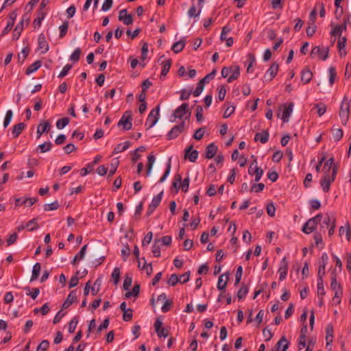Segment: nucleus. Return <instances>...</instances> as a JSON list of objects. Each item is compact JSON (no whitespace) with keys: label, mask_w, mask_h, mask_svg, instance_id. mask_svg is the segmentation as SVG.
<instances>
[{"label":"nucleus","mask_w":351,"mask_h":351,"mask_svg":"<svg viewBox=\"0 0 351 351\" xmlns=\"http://www.w3.org/2000/svg\"><path fill=\"white\" fill-rule=\"evenodd\" d=\"M228 279L229 275L228 273L221 275L218 279L217 289L221 291L225 290Z\"/></svg>","instance_id":"f3484780"},{"label":"nucleus","mask_w":351,"mask_h":351,"mask_svg":"<svg viewBox=\"0 0 351 351\" xmlns=\"http://www.w3.org/2000/svg\"><path fill=\"white\" fill-rule=\"evenodd\" d=\"M248 292V288L245 285H242L237 292V297L239 300L245 297Z\"/></svg>","instance_id":"de8ad7c7"},{"label":"nucleus","mask_w":351,"mask_h":351,"mask_svg":"<svg viewBox=\"0 0 351 351\" xmlns=\"http://www.w3.org/2000/svg\"><path fill=\"white\" fill-rule=\"evenodd\" d=\"M41 266L39 263H36L32 269V275L30 279V281H34L36 279L38 278L40 272Z\"/></svg>","instance_id":"7c9ffc66"},{"label":"nucleus","mask_w":351,"mask_h":351,"mask_svg":"<svg viewBox=\"0 0 351 351\" xmlns=\"http://www.w3.org/2000/svg\"><path fill=\"white\" fill-rule=\"evenodd\" d=\"M330 287L333 291H337L342 289L341 285L337 281V276L334 272L332 273V275Z\"/></svg>","instance_id":"2f4dec72"},{"label":"nucleus","mask_w":351,"mask_h":351,"mask_svg":"<svg viewBox=\"0 0 351 351\" xmlns=\"http://www.w3.org/2000/svg\"><path fill=\"white\" fill-rule=\"evenodd\" d=\"M118 126H123L124 130H129L132 128V112L128 110L123 113L121 119L118 122Z\"/></svg>","instance_id":"0eeeda50"},{"label":"nucleus","mask_w":351,"mask_h":351,"mask_svg":"<svg viewBox=\"0 0 351 351\" xmlns=\"http://www.w3.org/2000/svg\"><path fill=\"white\" fill-rule=\"evenodd\" d=\"M193 145H191L185 149V158H188L191 162H194L196 161L198 157V152L195 149L192 150Z\"/></svg>","instance_id":"4468645a"},{"label":"nucleus","mask_w":351,"mask_h":351,"mask_svg":"<svg viewBox=\"0 0 351 351\" xmlns=\"http://www.w3.org/2000/svg\"><path fill=\"white\" fill-rule=\"evenodd\" d=\"M329 49L328 47L320 48L319 46H316L313 48L311 56L318 55L319 58L322 60H325L328 57Z\"/></svg>","instance_id":"f8f14e48"},{"label":"nucleus","mask_w":351,"mask_h":351,"mask_svg":"<svg viewBox=\"0 0 351 351\" xmlns=\"http://www.w3.org/2000/svg\"><path fill=\"white\" fill-rule=\"evenodd\" d=\"M185 46V42L184 40H180L173 44L171 47L172 51L174 53H178L182 51Z\"/></svg>","instance_id":"c85d7f7f"},{"label":"nucleus","mask_w":351,"mask_h":351,"mask_svg":"<svg viewBox=\"0 0 351 351\" xmlns=\"http://www.w3.org/2000/svg\"><path fill=\"white\" fill-rule=\"evenodd\" d=\"M322 214L319 213L315 217L308 219L302 227V232L305 234H310L314 232L317 226V224L321 221Z\"/></svg>","instance_id":"f03ea898"},{"label":"nucleus","mask_w":351,"mask_h":351,"mask_svg":"<svg viewBox=\"0 0 351 351\" xmlns=\"http://www.w3.org/2000/svg\"><path fill=\"white\" fill-rule=\"evenodd\" d=\"M185 115H186L185 119H189L191 115V111L189 109V104L186 103H183L182 105H180L178 108L175 110L173 116L175 120L176 119H181ZM174 120H171V121H173Z\"/></svg>","instance_id":"39448f33"},{"label":"nucleus","mask_w":351,"mask_h":351,"mask_svg":"<svg viewBox=\"0 0 351 351\" xmlns=\"http://www.w3.org/2000/svg\"><path fill=\"white\" fill-rule=\"evenodd\" d=\"M21 33H22V20H21L18 23L17 25L16 26L15 29H14L12 39L14 40H19L21 35Z\"/></svg>","instance_id":"cd10ccee"},{"label":"nucleus","mask_w":351,"mask_h":351,"mask_svg":"<svg viewBox=\"0 0 351 351\" xmlns=\"http://www.w3.org/2000/svg\"><path fill=\"white\" fill-rule=\"evenodd\" d=\"M216 73V69H213L211 73H208L204 78L199 81V82L197 84L196 88L193 92V95L194 97H197L201 94V93L204 90L205 84L208 83L211 80L214 79Z\"/></svg>","instance_id":"7ed1b4c3"},{"label":"nucleus","mask_w":351,"mask_h":351,"mask_svg":"<svg viewBox=\"0 0 351 351\" xmlns=\"http://www.w3.org/2000/svg\"><path fill=\"white\" fill-rule=\"evenodd\" d=\"M326 346L330 345L332 341H333V326L332 324H328L326 328Z\"/></svg>","instance_id":"412c9836"},{"label":"nucleus","mask_w":351,"mask_h":351,"mask_svg":"<svg viewBox=\"0 0 351 351\" xmlns=\"http://www.w3.org/2000/svg\"><path fill=\"white\" fill-rule=\"evenodd\" d=\"M41 65H42L41 60H36L35 62H34L33 64L29 65L26 69L25 74L26 75H29V74L35 72L36 71H37L41 66Z\"/></svg>","instance_id":"5701e85b"},{"label":"nucleus","mask_w":351,"mask_h":351,"mask_svg":"<svg viewBox=\"0 0 351 351\" xmlns=\"http://www.w3.org/2000/svg\"><path fill=\"white\" fill-rule=\"evenodd\" d=\"M332 130L333 138H334L335 141H340L342 138L343 135V130L340 128H337V129L332 128Z\"/></svg>","instance_id":"58836bf2"},{"label":"nucleus","mask_w":351,"mask_h":351,"mask_svg":"<svg viewBox=\"0 0 351 351\" xmlns=\"http://www.w3.org/2000/svg\"><path fill=\"white\" fill-rule=\"evenodd\" d=\"M350 104L348 99L345 97L341 102L340 110H339V117L341 120V123L343 125H346L350 116Z\"/></svg>","instance_id":"20e7f679"},{"label":"nucleus","mask_w":351,"mask_h":351,"mask_svg":"<svg viewBox=\"0 0 351 351\" xmlns=\"http://www.w3.org/2000/svg\"><path fill=\"white\" fill-rule=\"evenodd\" d=\"M240 75V68L236 65L234 66H225L222 68L221 76L224 78L228 77V82H232Z\"/></svg>","instance_id":"f257e3e1"},{"label":"nucleus","mask_w":351,"mask_h":351,"mask_svg":"<svg viewBox=\"0 0 351 351\" xmlns=\"http://www.w3.org/2000/svg\"><path fill=\"white\" fill-rule=\"evenodd\" d=\"M49 347V342L47 340H43L38 346L36 351H46Z\"/></svg>","instance_id":"4d7b16f0"},{"label":"nucleus","mask_w":351,"mask_h":351,"mask_svg":"<svg viewBox=\"0 0 351 351\" xmlns=\"http://www.w3.org/2000/svg\"><path fill=\"white\" fill-rule=\"evenodd\" d=\"M179 281V277L176 274H173L167 281V283L170 286H175Z\"/></svg>","instance_id":"052dcab7"},{"label":"nucleus","mask_w":351,"mask_h":351,"mask_svg":"<svg viewBox=\"0 0 351 351\" xmlns=\"http://www.w3.org/2000/svg\"><path fill=\"white\" fill-rule=\"evenodd\" d=\"M265 189V184L263 183L254 184L251 189L250 192L260 193Z\"/></svg>","instance_id":"37998d69"},{"label":"nucleus","mask_w":351,"mask_h":351,"mask_svg":"<svg viewBox=\"0 0 351 351\" xmlns=\"http://www.w3.org/2000/svg\"><path fill=\"white\" fill-rule=\"evenodd\" d=\"M52 144L51 142H45L43 144L39 145V148L40 149V152L45 153L51 149Z\"/></svg>","instance_id":"0e129e2a"},{"label":"nucleus","mask_w":351,"mask_h":351,"mask_svg":"<svg viewBox=\"0 0 351 351\" xmlns=\"http://www.w3.org/2000/svg\"><path fill=\"white\" fill-rule=\"evenodd\" d=\"M260 167L257 165L256 160L253 161L248 168V173L250 175H254L256 173V170H258Z\"/></svg>","instance_id":"864d4df0"},{"label":"nucleus","mask_w":351,"mask_h":351,"mask_svg":"<svg viewBox=\"0 0 351 351\" xmlns=\"http://www.w3.org/2000/svg\"><path fill=\"white\" fill-rule=\"evenodd\" d=\"M26 228L28 231H34L38 228L36 219L29 221L26 224Z\"/></svg>","instance_id":"a19ab883"},{"label":"nucleus","mask_w":351,"mask_h":351,"mask_svg":"<svg viewBox=\"0 0 351 351\" xmlns=\"http://www.w3.org/2000/svg\"><path fill=\"white\" fill-rule=\"evenodd\" d=\"M317 294L320 295H325L324 280L322 279H317Z\"/></svg>","instance_id":"bf43d9fd"},{"label":"nucleus","mask_w":351,"mask_h":351,"mask_svg":"<svg viewBox=\"0 0 351 351\" xmlns=\"http://www.w3.org/2000/svg\"><path fill=\"white\" fill-rule=\"evenodd\" d=\"M130 141H126V142H125L123 143H119L114 147L112 153L114 154H117L121 153V152L128 149L130 147Z\"/></svg>","instance_id":"b1692460"},{"label":"nucleus","mask_w":351,"mask_h":351,"mask_svg":"<svg viewBox=\"0 0 351 351\" xmlns=\"http://www.w3.org/2000/svg\"><path fill=\"white\" fill-rule=\"evenodd\" d=\"M171 59H167V60H165V61H163L162 62V71H161V76H166L168 73V72L169 71V69L171 68Z\"/></svg>","instance_id":"a878e982"},{"label":"nucleus","mask_w":351,"mask_h":351,"mask_svg":"<svg viewBox=\"0 0 351 351\" xmlns=\"http://www.w3.org/2000/svg\"><path fill=\"white\" fill-rule=\"evenodd\" d=\"M276 207L274 203L271 202L267 205V213L269 217L275 215Z\"/></svg>","instance_id":"338daca9"},{"label":"nucleus","mask_w":351,"mask_h":351,"mask_svg":"<svg viewBox=\"0 0 351 351\" xmlns=\"http://www.w3.org/2000/svg\"><path fill=\"white\" fill-rule=\"evenodd\" d=\"M22 132V123H19L18 124L14 126L12 130V135L14 137H17Z\"/></svg>","instance_id":"603ef678"},{"label":"nucleus","mask_w":351,"mask_h":351,"mask_svg":"<svg viewBox=\"0 0 351 351\" xmlns=\"http://www.w3.org/2000/svg\"><path fill=\"white\" fill-rule=\"evenodd\" d=\"M60 206L58 201H55L51 204H46L44 205V210L45 211L55 210H57Z\"/></svg>","instance_id":"e433bc0d"},{"label":"nucleus","mask_w":351,"mask_h":351,"mask_svg":"<svg viewBox=\"0 0 351 351\" xmlns=\"http://www.w3.org/2000/svg\"><path fill=\"white\" fill-rule=\"evenodd\" d=\"M51 130L49 121H41L37 127V138H39L45 132H49Z\"/></svg>","instance_id":"ddd939ff"},{"label":"nucleus","mask_w":351,"mask_h":351,"mask_svg":"<svg viewBox=\"0 0 351 351\" xmlns=\"http://www.w3.org/2000/svg\"><path fill=\"white\" fill-rule=\"evenodd\" d=\"M171 158H169V160L167 162V167H166L165 171L164 174L162 175V176L159 180L160 183L163 182L165 180V179L167 178V176L169 175L170 171H171Z\"/></svg>","instance_id":"f704fd0d"},{"label":"nucleus","mask_w":351,"mask_h":351,"mask_svg":"<svg viewBox=\"0 0 351 351\" xmlns=\"http://www.w3.org/2000/svg\"><path fill=\"white\" fill-rule=\"evenodd\" d=\"M69 123V119L68 117H64L60 119L56 122V127L58 129L64 128Z\"/></svg>","instance_id":"ea45409f"},{"label":"nucleus","mask_w":351,"mask_h":351,"mask_svg":"<svg viewBox=\"0 0 351 351\" xmlns=\"http://www.w3.org/2000/svg\"><path fill=\"white\" fill-rule=\"evenodd\" d=\"M159 112H160V106H157L156 108L152 109L149 112L148 117L147 119L145 125H148L147 129H150L154 125L156 124L159 119Z\"/></svg>","instance_id":"6e6552de"},{"label":"nucleus","mask_w":351,"mask_h":351,"mask_svg":"<svg viewBox=\"0 0 351 351\" xmlns=\"http://www.w3.org/2000/svg\"><path fill=\"white\" fill-rule=\"evenodd\" d=\"M162 195H163V191H161L159 194H158L157 195H155L153 197L149 206L156 209L159 206V204L162 200Z\"/></svg>","instance_id":"c756f323"},{"label":"nucleus","mask_w":351,"mask_h":351,"mask_svg":"<svg viewBox=\"0 0 351 351\" xmlns=\"http://www.w3.org/2000/svg\"><path fill=\"white\" fill-rule=\"evenodd\" d=\"M328 72H329V82H330V85H332L335 82V79L337 76L335 68L333 66H330L329 68Z\"/></svg>","instance_id":"3c124183"},{"label":"nucleus","mask_w":351,"mask_h":351,"mask_svg":"<svg viewBox=\"0 0 351 351\" xmlns=\"http://www.w3.org/2000/svg\"><path fill=\"white\" fill-rule=\"evenodd\" d=\"M279 65L276 62L273 63L269 69L267 71L266 75L265 77L267 76V75H269V80L271 81L273 78L275 77V76L277 75V73L278 71Z\"/></svg>","instance_id":"6ab92c4d"},{"label":"nucleus","mask_w":351,"mask_h":351,"mask_svg":"<svg viewBox=\"0 0 351 351\" xmlns=\"http://www.w3.org/2000/svg\"><path fill=\"white\" fill-rule=\"evenodd\" d=\"M316 25L315 24L312 25L311 23H308V26L307 27L306 32L308 36L311 37L315 33L316 31Z\"/></svg>","instance_id":"e2e57ef3"},{"label":"nucleus","mask_w":351,"mask_h":351,"mask_svg":"<svg viewBox=\"0 0 351 351\" xmlns=\"http://www.w3.org/2000/svg\"><path fill=\"white\" fill-rule=\"evenodd\" d=\"M205 133V129L204 128H200L198 130H197L193 135V138L196 140H201Z\"/></svg>","instance_id":"13d9d810"},{"label":"nucleus","mask_w":351,"mask_h":351,"mask_svg":"<svg viewBox=\"0 0 351 351\" xmlns=\"http://www.w3.org/2000/svg\"><path fill=\"white\" fill-rule=\"evenodd\" d=\"M217 146L214 143L209 144L206 148L205 157L208 159L213 158L217 152Z\"/></svg>","instance_id":"dca6fc26"},{"label":"nucleus","mask_w":351,"mask_h":351,"mask_svg":"<svg viewBox=\"0 0 351 351\" xmlns=\"http://www.w3.org/2000/svg\"><path fill=\"white\" fill-rule=\"evenodd\" d=\"M25 289L27 291L26 294L29 295L33 300H35L40 293L38 288H34L32 291H31L30 287H27Z\"/></svg>","instance_id":"72a5a7b5"},{"label":"nucleus","mask_w":351,"mask_h":351,"mask_svg":"<svg viewBox=\"0 0 351 351\" xmlns=\"http://www.w3.org/2000/svg\"><path fill=\"white\" fill-rule=\"evenodd\" d=\"M77 300V293L76 290H73L68 295L66 300L62 304L63 308H69L74 302Z\"/></svg>","instance_id":"2eb2a0df"},{"label":"nucleus","mask_w":351,"mask_h":351,"mask_svg":"<svg viewBox=\"0 0 351 351\" xmlns=\"http://www.w3.org/2000/svg\"><path fill=\"white\" fill-rule=\"evenodd\" d=\"M289 269V262L287 257H283L280 263V266L278 269V273L279 274V280L282 281L284 280L287 275V271Z\"/></svg>","instance_id":"9b49d317"},{"label":"nucleus","mask_w":351,"mask_h":351,"mask_svg":"<svg viewBox=\"0 0 351 351\" xmlns=\"http://www.w3.org/2000/svg\"><path fill=\"white\" fill-rule=\"evenodd\" d=\"M12 118V111L11 110H8L6 112L4 121H3V126L6 128L10 123Z\"/></svg>","instance_id":"5fc2aeb1"},{"label":"nucleus","mask_w":351,"mask_h":351,"mask_svg":"<svg viewBox=\"0 0 351 351\" xmlns=\"http://www.w3.org/2000/svg\"><path fill=\"white\" fill-rule=\"evenodd\" d=\"M313 77V73L308 68H305L301 73V80L304 84H308Z\"/></svg>","instance_id":"a211bd4d"},{"label":"nucleus","mask_w":351,"mask_h":351,"mask_svg":"<svg viewBox=\"0 0 351 351\" xmlns=\"http://www.w3.org/2000/svg\"><path fill=\"white\" fill-rule=\"evenodd\" d=\"M344 233H346V239L349 241L351 239V230H350V225L348 222H347L345 226H341L339 230V236H342Z\"/></svg>","instance_id":"aec40b11"},{"label":"nucleus","mask_w":351,"mask_h":351,"mask_svg":"<svg viewBox=\"0 0 351 351\" xmlns=\"http://www.w3.org/2000/svg\"><path fill=\"white\" fill-rule=\"evenodd\" d=\"M68 28H69V22L68 21H65L62 23V25H60L59 27V29H60V38H64L66 33H67V31H68Z\"/></svg>","instance_id":"4c0bfd02"},{"label":"nucleus","mask_w":351,"mask_h":351,"mask_svg":"<svg viewBox=\"0 0 351 351\" xmlns=\"http://www.w3.org/2000/svg\"><path fill=\"white\" fill-rule=\"evenodd\" d=\"M145 151H146V147L145 146H140L138 148H136L132 153V162H136L141 157V154L138 153L139 152H145Z\"/></svg>","instance_id":"bb28decb"},{"label":"nucleus","mask_w":351,"mask_h":351,"mask_svg":"<svg viewBox=\"0 0 351 351\" xmlns=\"http://www.w3.org/2000/svg\"><path fill=\"white\" fill-rule=\"evenodd\" d=\"M172 301L167 300L165 301L163 305L162 306L161 311L162 313L168 312L172 306Z\"/></svg>","instance_id":"774afa93"},{"label":"nucleus","mask_w":351,"mask_h":351,"mask_svg":"<svg viewBox=\"0 0 351 351\" xmlns=\"http://www.w3.org/2000/svg\"><path fill=\"white\" fill-rule=\"evenodd\" d=\"M190 183V178L189 176L184 178L183 181L181 182L180 186L181 189L184 193H186L189 190Z\"/></svg>","instance_id":"79ce46f5"},{"label":"nucleus","mask_w":351,"mask_h":351,"mask_svg":"<svg viewBox=\"0 0 351 351\" xmlns=\"http://www.w3.org/2000/svg\"><path fill=\"white\" fill-rule=\"evenodd\" d=\"M315 108L317 109V114L319 117H322L326 112V106L323 103L315 104Z\"/></svg>","instance_id":"c03bdc74"},{"label":"nucleus","mask_w":351,"mask_h":351,"mask_svg":"<svg viewBox=\"0 0 351 351\" xmlns=\"http://www.w3.org/2000/svg\"><path fill=\"white\" fill-rule=\"evenodd\" d=\"M77 322H78V320H77V317H74L70 321V322L69 324V332H70V333H73L74 332V331H75V330L76 328Z\"/></svg>","instance_id":"a18cd8bd"},{"label":"nucleus","mask_w":351,"mask_h":351,"mask_svg":"<svg viewBox=\"0 0 351 351\" xmlns=\"http://www.w3.org/2000/svg\"><path fill=\"white\" fill-rule=\"evenodd\" d=\"M79 273H80V271H77L75 273V275L72 276L71 278L70 279L69 284V289L75 287V286L77 285L78 282H79V278L77 277V275L79 274Z\"/></svg>","instance_id":"49530a36"},{"label":"nucleus","mask_w":351,"mask_h":351,"mask_svg":"<svg viewBox=\"0 0 351 351\" xmlns=\"http://www.w3.org/2000/svg\"><path fill=\"white\" fill-rule=\"evenodd\" d=\"M185 121H182L179 125H175L168 132L167 138L168 140H172L177 138L184 130Z\"/></svg>","instance_id":"9d476101"},{"label":"nucleus","mask_w":351,"mask_h":351,"mask_svg":"<svg viewBox=\"0 0 351 351\" xmlns=\"http://www.w3.org/2000/svg\"><path fill=\"white\" fill-rule=\"evenodd\" d=\"M123 319L125 322H129L132 319L133 311L132 308H128V310L123 311Z\"/></svg>","instance_id":"6e6d98bb"},{"label":"nucleus","mask_w":351,"mask_h":351,"mask_svg":"<svg viewBox=\"0 0 351 351\" xmlns=\"http://www.w3.org/2000/svg\"><path fill=\"white\" fill-rule=\"evenodd\" d=\"M132 278L129 275H126L123 281V288L124 290H128L129 288L132 286Z\"/></svg>","instance_id":"09e8293b"},{"label":"nucleus","mask_w":351,"mask_h":351,"mask_svg":"<svg viewBox=\"0 0 351 351\" xmlns=\"http://www.w3.org/2000/svg\"><path fill=\"white\" fill-rule=\"evenodd\" d=\"M153 233L152 232H149L144 237L142 241V245L146 246L149 245L152 240Z\"/></svg>","instance_id":"69168bd1"},{"label":"nucleus","mask_w":351,"mask_h":351,"mask_svg":"<svg viewBox=\"0 0 351 351\" xmlns=\"http://www.w3.org/2000/svg\"><path fill=\"white\" fill-rule=\"evenodd\" d=\"M201 10L197 12V9L194 5H193L188 11V15L189 17H196L200 14Z\"/></svg>","instance_id":"680f3d73"},{"label":"nucleus","mask_w":351,"mask_h":351,"mask_svg":"<svg viewBox=\"0 0 351 351\" xmlns=\"http://www.w3.org/2000/svg\"><path fill=\"white\" fill-rule=\"evenodd\" d=\"M269 132L267 130H265L263 132H258L256 134L254 141H260L262 143H266L269 140Z\"/></svg>","instance_id":"4be33fe9"},{"label":"nucleus","mask_w":351,"mask_h":351,"mask_svg":"<svg viewBox=\"0 0 351 351\" xmlns=\"http://www.w3.org/2000/svg\"><path fill=\"white\" fill-rule=\"evenodd\" d=\"M293 103L291 102L287 106L286 104H283L279 106L278 111L282 110L281 119L284 123H287L289 120V117L293 112Z\"/></svg>","instance_id":"1a4fd4ad"},{"label":"nucleus","mask_w":351,"mask_h":351,"mask_svg":"<svg viewBox=\"0 0 351 351\" xmlns=\"http://www.w3.org/2000/svg\"><path fill=\"white\" fill-rule=\"evenodd\" d=\"M82 54V49L80 48H77L73 52V53L70 56V60L73 62H77L79 61L80 58V56Z\"/></svg>","instance_id":"473e14b6"},{"label":"nucleus","mask_w":351,"mask_h":351,"mask_svg":"<svg viewBox=\"0 0 351 351\" xmlns=\"http://www.w3.org/2000/svg\"><path fill=\"white\" fill-rule=\"evenodd\" d=\"M38 47L40 49H43L42 53H46L49 50V45L45 38V36L40 35L38 37Z\"/></svg>","instance_id":"393cba45"},{"label":"nucleus","mask_w":351,"mask_h":351,"mask_svg":"<svg viewBox=\"0 0 351 351\" xmlns=\"http://www.w3.org/2000/svg\"><path fill=\"white\" fill-rule=\"evenodd\" d=\"M337 173V167H334L332 173H331V177L330 178H328V177H327V176H323V178L321 180L320 184L322 188V190L325 193H327L329 191L330 187V184L332 182H334V180H335Z\"/></svg>","instance_id":"423d86ee"},{"label":"nucleus","mask_w":351,"mask_h":351,"mask_svg":"<svg viewBox=\"0 0 351 351\" xmlns=\"http://www.w3.org/2000/svg\"><path fill=\"white\" fill-rule=\"evenodd\" d=\"M112 278L114 279V283L118 284L120 278V269L118 267H115L111 274Z\"/></svg>","instance_id":"8fccbe9b"},{"label":"nucleus","mask_w":351,"mask_h":351,"mask_svg":"<svg viewBox=\"0 0 351 351\" xmlns=\"http://www.w3.org/2000/svg\"><path fill=\"white\" fill-rule=\"evenodd\" d=\"M346 29V25H337L335 26L334 29L331 32L332 36H339L341 37V33L343 30H345Z\"/></svg>","instance_id":"c9c22d12"}]
</instances>
